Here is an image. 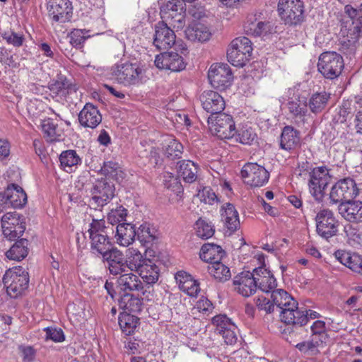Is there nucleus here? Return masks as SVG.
<instances>
[{
    "label": "nucleus",
    "instance_id": "f257e3e1",
    "mask_svg": "<svg viewBox=\"0 0 362 362\" xmlns=\"http://www.w3.org/2000/svg\"><path fill=\"white\" fill-rule=\"evenodd\" d=\"M272 299L274 306L281 309L282 322L299 327L307 324L304 311L299 310L297 301L285 290L279 288L272 291Z\"/></svg>",
    "mask_w": 362,
    "mask_h": 362
},
{
    "label": "nucleus",
    "instance_id": "f03ea898",
    "mask_svg": "<svg viewBox=\"0 0 362 362\" xmlns=\"http://www.w3.org/2000/svg\"><path fill=\"white\" fill-rule=\"evenodd\" d=\"M344 13L349 18L341 23L342 49L346 47L350 53L356 49V43L362 37V4L357 8L346 5Z\"/></svg>",
    "mask_w": 362,
    "mask_h": 362
},
{
    "label": "nucleus",
    "instance_id": "7ed1b4c3",
    "mask_svg": "<svg viewBox=\"0 0 362 362\" xmlns=\"http://www.w3.org/2000/svg\"><path fill=\"white\" fill-rule=\"evenodd\" d=\"M107 229L104 219L93 218L90 223L88 233L90 251L97 257H102L114 247L110 240Z\"/></svg>",
    "mask_w": 362,
    "mask_h": 362
},
{
    "label": "nucleus",
    "instance_id": "20e7f679",
    "mask_svg": "<svg viewBox=\"0 0 362 362\" xmlns=\"http://www.w3.org/2000/svg\"><path fill=\"white\" fill-rule=\"evenodd\" d=\"M146 71L139 62L117 64L113 71L117 81L125 86H136L145 81Z\"/></svg>",
    "mask_w": 362,
    "mask_h": 362
},
{
    "label": "nucleus",
    "instance_id": "39448f33",
    "mask_svg": "<svg viewBox=\"0 0 362 362\" xmlns=\"http://www.w3.org/2000/svg\"><path fill=\"white\" fill-rule=\"evenodd\" d=\"M252 52L251 41L246 37H239L231 42L227 58L232 65L243 67L250 60Z\"/></svg>",
    "mask_w": 362,
    "mask_h": 362
},
{
    "label": "nucleus",
    "instance_id": "423d86ee",
    "mask_svg": "<svg viewBox=\"0 0 362 362\" xmlns=\"http://www.w3.org/2000/svg\"><path fill=\"white\" fill-rule=\"evenodd\" d=\"M3 284L11 298H17L28 287V273L21 267L8 269L3 276Z\"/></svg>",
    "mask_w": 362,
    "mask_h": 362
},
{
    "label": "nucleus",
    "instance_id": "0eeeda50",
    "mask_svg": "<svg viewBox=\"0 0 362 362\" xmlns=\"http://www.w3.org/2000/svg\"><path fill=\"white\" fill-rule=\"evenodd\" d=\"M277 11L286 24L296 25L304 21V4L301 0H279Z\"/></svg>",
    "mask_w": 362,
    "mask_h": 362
},
{
    "label": "nucleus",
    "instance_id": "6e6552de",
    "mask_svg": "<svg viewBox=\"0 0 362 362\" xmlns=\"http://www.w3.org/2000/svg\"><path fill=\"white\" fill-rule=\"evenodd\" d=\"M342 57L335 52L322 53L318 59L317 69L323 76L328 79L338 77L344 68Z\"/></svg>",
    "mask_w": 362,
    "mask_h": 362
},
{
    "label": "nucleus",
    "instance_id": "1a4fd4ad",
    "mask_svg": "<svg viewBox=\"0 0 362 362\" xmlns=\"http://www.w3.org/2000/svg\"><path fill=\"white\" fill-rule=\"evenodd\" d=\"M331 178L326 167L315 168L310 172L308 185L310 193L316 201L322 200L325 190L331 182Z\"/></svg>",
    "mask_w": 362,
    "mask_h": 362
},
{
    "label": "nucleus",
    "instance_id": "9d476101",
    "mask_svg": "<svg viewBox=\"0 0 362 362\" xmlns=\"http://www.w3.org/2000/svg\"><path fill=\"white\" fill-rule=\"evenodd\" d=\"M115 185L106 177L96 180L90 189V205L102 207L110 202L115 196Z\"/></svg>",
    "mask_w": 362,
    "mask_h": 362
},
{
    "label": "nucleus",
    "instance_id": "9b49d317",
    "mask_svg": "<svg viewBox=\"0 0 362 362\" xmlns=\"http://www.w3.org/2000/svg\"><path fill=\"white\" fill-rule=\"evenodd\" d=\"M210 130L221 139H229L237 133L235 124L231 115L221 113L209 117Z\"/></svg>",
    "mask_w": 362,
    "mask_h": 362
},
{
    "label": "nucleus",
    "instance_id": "f8f14e48",
    "mask_svg": "<svg viewBox=\"0 0 362 362\" xmlns=\"http://www.w3.org/2000/svg\"><path fill=\"white\" fill-rule=\"evenodd\" d=\"M358 194L355 181L349 177L339 180L331 189L329 199L332 204L351 202Z\"/></svg>",
    "mask_w": 362,
    "mask_h": 362
},
{
    "label": "nucleus",
    "instance_id": "ddd939ff",
    "mask_svg": "<svg viewBox=\"0 0 362 362\" xmlns=\"http://www.w3.org/2000/svg\"><path fill=\"white\" fill-rule=\"evenodd\" d=\"M315 221L316 231L320 237L328 240L337 235L339 222L331 210L328 209L320 210L316 215Z\"/></svg>",
    "mask_w": 362,
    "mask_h": 362
},
{
    "label": "nucleus",
    "instance_id": "4468645a",
    "mask_svg": "<svg viewBox=\"0 0 362 362\" xmlns=\"http://www.w3.org/2000/svg\"><path fill=\"white\" fill-rule=\"evenodd\" d=\"M3 235L12 241L19 238L25 230V222L16 211L8 212L1 218Z\"/></svg>",
    "mask_w": 362,
    "mask_h": 362
},
{
    "label": "nucleus",
    "instance_id": "2eb2a0df",
    "mask_svg": "<svg viewBox=\"0 0 362 362\" xmlns=\"http://www.w3.org/2000/svg\"><path fill=\"white\" fill-rule=\"evenodd\" d=\"M208 78L214 88L223 90L231 85L233 74L227 64H214L209 70Z\"/></svg>",
    "mask_w": 362,
    "mask_h": 362
},
{
    "label": "nucleus",
    "instance_id": "dca6fc26",
    "mask_svg": "<svg viewBox=\"0 0 362 362\" xmlns=\"http://www.w3.org/2000/svg\"><path fill=\"white\" fill-rule=\"evenodd\" d=\"M241 175L247 185L254 187L263 186L269 178V172L256 163H246L242 168Z\"/></svg>",
    "mask_w": 362,
    "mask_h": 362
},
{
    "label": "nucleus",
    "instance_id": "f3484780",
    "mask_svg": "<svg viewBox=\"0 0 362 362\" xmlns=\"http://www.w3.org/2000/svg\"><path fill=\"white\" fill-rule=\"evenodd\" d=\"M72 6L69 0H49L47 3L48 16L54 23H64L71 20Z\"/></svg>",
    "mask_w": 362,
    "mask_h": 362
},
{
    "label": "nucleus",
    "instance_id": "a211bd4d",
    "mask_svg": "<svg viewBox=\"0 0 362 362\" xmlns=\"http://www.w3.org/2000/svg\"><path fill=\"white\" fill-rule=\"evenodd\" d=\"M101 257L110 274L117 276L126 272L125 257L117 247H113Z\"/></svg>",
    "mask_w": 362,
    "mask_h": 362
},
{
    "label": "nucleus",
    "instance_id": "6ab92c4d",
    "mask_svg": "<svg viewBox=\"0 0 362 362\" xmlns=\"http://www.w3.org/2000/svg\"><path fill=\"white\" fill-rule=\"evenodd\" d=\"M255 272L244 271L234 276L233 286L234 290L244 297L252 296L257 291Z\"/></svg>",
    "mask_w": 362,
    "mask_h": 362
},
{
    "label": "nucleus",
    "instance_id": "aec40b11",
    "mask_svg": "<svg viewBox=\"0 0 362 362\" xmlns=\"http://www.w3.org/2000/svg\"><path fill=\"white\" fill-rule=\"evenodd\" d=\"M212 324L215 326V333L221 335L226 344H233L236 342V327L228 317L222 315H216L212 318Z\"/></svg>",
    "mask_w": 362,
    "mask_h": 362
},
{
    "label": "nucleus",
    "instance_id": "412c9836",
    "mask_svg": "<svg viewBox=\"0 0 362 362\" xmlns=\"http://www.w3.org/2000/svg\"><path fill=\"white\" fill-rule=\"evenodd\" d=\"M155 65L159 69H168L177 72L186 66L184 59L177 52H163L156 57Z\"/></svg>",
    "mask_w": 362,
    "mask_h": 362
},
{
    "label": "nucleus",
    "instance_id": "4be33fe9",
    "mask_svg": "<svg viewBox=\"0 0 362 362\" xmlns=\"http://www.w3.org/2000/svg\"><path fill=\"white\" fill-rule=\"evenodd\" d=\"M174 31L163 21L158 22L155 27L153 45L158 49H168L175 43Z\"/></svg>",
    "mask_w": 362,
    "mask_h": 362
},
{
    "label": "nucleus",
    "instance_id": "5701e85b",
    "mask_svg": "<svg viewBox=\"0 0 362 362\" xmlns=\"http://www.w3.org/2000/svg\"><path fill=\"white\" fill-rule=\"evenodd\" d=\"M199 100L203 109L211 113V117L221 114L225 108V101L217 92L205 90L201 94Z\"/></svg>",
    "mask_w": 362,
    "mask_h": 362
},
{
    "label": "nucleus",
    "instance_id": "b1692460",
    "mask_svg": "<svg viewBox=\"0 0 362 362\" xmlns=\"http://www.w3.org/2000/svg\"><path fill=\"white\" fill-rule=\"evenodd\" d=\"M220 213L226 233H228V235H232L240 226L238 212L233 204L226 203L222 205Z\"/></svg>",
    "mask_w": 362,
    "mask_h": 362
},
{
    "label": "nucleus",
    "instance_id": "393cba45",
    "mask_svg": "<svg viewBox=\"0 0 362 362\" xmlns=\"http://www.w3.org/2000/svg\"><path fill=\"white\" fill-rule=\"evenodd\" d=\"M220 213L226 233H228V235H232L240 226L238 212L233 204L226 203L222 205Z\"/></svg>",
    "mask_w": 362,
    "mask_h": 362
},
{
    "label": "nucleus",
    "instance_id": "a878e982",
    "mask_svg": "<svg viewBox=\"0 0 362 362\" xmlns=\"http://www.w3.org/2000/svg\"><path fill=\"white\" fill-rule=\"evenodd\" d=\"M79 123L84 127L94 129L102 121V115L98 107L86 103L78 114Z\"/></svg>",
    "mask_w": 362,
    "mask_h": 362
},
{
    "label": "nucleus",
    "instance_id": "bb28decb",
    "mask_svg": "<svg viewBox=\"0 0 362 362\" xmlns=\"http://www.w3.org/2000/svg\"><path fill=\"white\" fill-rule=\"evenodd\" d=\"M117 280V288L125 293H130L134 291H143L144 285L140 280L139 276L134 274L132 272H124L119 274Z\"/></svg>",
    "mask_w": 362,
    "mask_h": 362
},
{
    "label": "nucleus",
    "instance_id": "cd10ccee",
    "mask_svg": "<svg viewBox=\"0 0 362 362\" xmlns=\"http://www.w3.org/2000/svg\"><path fill=\"white\" fill-rule=\"evenodd\" d=\"M339 214L349 222H362V202L354 201L339 204Z\"/></svg>",
    "mask_w": 362,
    "mask_h": 362
},
{
    "label": "nucleus",
    "instance_id": "c85d7f7f",
    "mask_svg": "<svg viewBox=\"0 0 362 362\" xmlns=\"http://www.w3.org/2000/svg\"><path fill=\"white\" fill-rule=\"evenodd\" d=\"M257 288L264 293L272 292L277 286L276 280L273 274L264 267L254 269Z\"/></svg>",
    "mask_w": 362,
    "mask_h": 362
},
{
    "label": "nucleus",
    "instance_id": "c756f323",
    "mask_svg": "<svg viewBox=\"0 0 362 362\" xmlns=\"http://www.w3.org/2000/svg\"><path fill=\"white\" fill-rule=\"evenodd\" d=\"M185 33L186 37L192 42H204L209 40L211 36L209 28L201 22H194L189 25Z\"/></svg>",
    "mask_w": 362,
    "mask_h": 362
},
{
    "label": "nucleus",
    "instance_id": "7c9ffc66",
    "mask_svg": "<svg viewBox=\"0 0 362 362\" xmlns=\"http://www.w3.org/2000/svg\"><path fill=\"white\" fill-rule=\"evenodd\" d=\"M300 144V132L291 126H286L281 134V148L286 151H291L298 148Z\"/></svg>",
    "mask_w": 362,
    "mask_h": 362
},
{
    "label": "nucleus",
    "instance_id": "2f4dec72",
    "mask_svg": "<svg viewBox=\"0 0 362 362\" xmlns=\"http://www.w3.org/2000/svg\"><path fill=\"white\" fill-rule=\"evenodd\" d=\"M9 207L21 208L27 202V194L23 188L16 184L9 185L5 190Z\"/></svg>",
    "mask_w": 362,
    "mask_h": 362
},
{
    "label": "nucleus",
    "instance_id": "473e14b6",
    "mask_svg": "<svg viewBox=\"0 0 362 362\" xmlns=\"http://www.w3.org/2000/svg\"><path fill=\"white\" fill-rule=\"evenodd\" d=\"M179 176L187 183H192L197 179L199 165L190 160H182L177 163Z\"/></svg>",
    "mask_w": 362,
    "mask_h": 362
},
{
    "label": "nucleus",
    "instance_id": "72a5a7b5",
    "mask_svg": "<svg viewBox=\"0 0 362 362\" xmlns=\"http://www.w3.org/2000/svg\"><path fill=\"white\" fill-rule=\"evenodd\" d=\"M136 235L134 226L131 223H119L116 228L117 243L122 246L127 247L131 245L134 241Z\"/></svg>",
    "mask_w": 362,
    "mask_h": 362
},
{
    "label": "nucleus",
    "instance_id": "f704fd0d",
    "mask_svg": "<svg viewBox=\"0 0 362 362\" xmlns=\"http://www.w3.org/2000/svg\"><path fill=\"white\" fill-rule=\"evenodd\" d=\"M224 255V251L221 246L206 243L202 245L200 250V258L211 264L219 262Z\"/></svg>",
    "mask_w": 362,
    "mask_h": 362
},
{
    "label": "nucleus",
    "instance_id": "c9c22d12",
    "mask_svg": "<svg viewBox=\"0 0 362 362\" xmlns=\"http://www.w3.org/2000/svg\"><path fill=\"white\" fill-rule=\"evenodd\" d=\"M60 167L66 173H71L81 163V158L75 150H66L59 155Z\"/></svg>",
    "mask_w": 362,
    "mask_h": 362
},
{
    "label": "nucleus",
    "instance_id": "e433bc0d",
    "mask_svg": "<svg viewBox=\"0 0 362 362\" xmlns=\"http://www.w3.org/2000/svg\"><path fill=\"white\" fill-rule=\"evenodd\" d=\"M143 299L131 293H124L119 300V307L125 313H139L142 310Z\"/></svg>",
    "mask_w": 362,
    "mask_h": 362
},
{
    "label": "nucleus",
    "instance_id": "4c0bfd02",
    "mask_svg": "<svg viewBox=\"0 0 362 362\" xmlns=\"http://www.w3.org/2000/svg\"><path fill=\"white\" fill-rule=\"evenodd\" d=\"M136 235L141 245L148 248L158 238V231L149 223H144L139 226Z\"/></svg>",
    "mask_w": 362,
    "mask_h": 362
},
{
    "label": "nucleus",
    "instance_id": "58836bf2",
    "mask_svg": "<svg viewBox=\"0 0 362 362\" xmlns=\"http://www.w3.org/2000/svg\"><path fill=\"white\" fill-rule=\"evenodd\" d=\"M289 112L295 117L303 119L308 112V103L304 97L293 95L287 103Z\"/></svg>",
    "mask_w": 362,
    "mask_h": 362
},
{
    "label": "nucleus",
    "instance_id": "ea45409f",
    "mask_svg": "<svg viewBox=\"0 0 362 362\" xmlns=\"http://www.w3.org/2000/svg\"><path fill=\"white\" fill-rule=\"evenodd\" d=\"M41 128L47 141L52 142L62 139L64 133L63 129L59 127L58 128L57 124L52 119H43L41 123Z\"/></svg>",
    "mask_w": 362,
    "mask_h": 362
},
{
    "label": "nucleus",
    "instance_id": "a19ab883",
    "mask_svg": "<svg viewBox=\"0 0 362 362\" xmlns=\"http://www.w3.org/2000/svg\"><path fill=\"white\" fill-rule=\"evenodd\" d=\"M28 241L27 239L21 238L17 240L11 248L6 252L8 259L14 261H21L28 255Z\"/></svg>",
    "mask_w": 362,
    "mask_h": 362
},
{
    "label": "nucleus",
    "instance_id": "79ce46f5",
    "mask_svg": "<svg viewBox=\"0 0 362 362\" xmlns=\"http://www.w3.org/2000/svg\"><path fill=\"white\" fill-rule=\"evenodd\" d=\"M137 272L139 273V276L147 284H153L158 279V267L153 263L151 259H148V261L141 266Z\"/></svg>",
    "mask_w": 362,
    "mask_h": 362
},
{
    "label": "nucleus",
    "instance_id": "37998d69",
    "mask_svg": "<svg viewBox=\"0 0 362 362\" xmlns=\"http://www.w3.org/2000/svg\"><path fill=\"white\" fill-rule=\"evenodd\" d=\"M126 259V272L128 269L130 272H138L148 259L144 258L142 254L137 250L129 249Z\"/></svg>",
    "mask_w": 362,
    "mask_h": 362
},
{
    "label": "nucleus",
    "instance_id": "c03bdc74",
    "mask_svg": "<svg viewBox=\"0 0 362 362\" xmlns=\"http://www.w3.org/2000/svg\"><path fill=\"white\" fill-rule=\"evenodd\" d=\"M330 94L326 92L316 93L310 97L308 105L310 111L315 114L321 112L326 107Z\"/></svg>",
    "mask_w": 362,
    "mask_h": 362
},
{
    "label": "nucleus",
    "instance_id": "a18cd8bd",
    "mask_svg": "<svg viewBox=\"0 0 362 362\" xmlns=\"http://www.w3.org/2000/svg\"><path fill=\"white\" fill-rule=\"evenodd\" d=\"M182 4L179 0H171L163 3L160 8V17L163 20L173 18L179 10H182Z\"/></svg>",
    "mask_w": 362,
    "mask_h": 362
},
{
    "label": "nucleus",
    "instance_id": "49530a36",
    "mask_svg": "<svg viewBox=\"0 0 362 362\" xmlns=\"http://www.w3.org/2000/svg\"><path fill=\"white\" fill-rule=\"evenodd\" d=\"M139 319L135 315L130 313H122L119 317V325L127 335H129L134 332L139 323Z\"/></svg>",
    "mask_w": 362,
    "mask_h": 362
},
{
    "label": "nucleus",
    "instance_id": "de8ad7c7",
    "mask_svg": "<svg viewBox=\"0 0 362 362\" xmlns=\"http://www.w3.org/2000/svg\"><path fill=\"white\" fill-rule=\"evenodd\" d=\"M100 170L105 175L112 177L118 182L122 181L125 176L120 165L114 161L104 162Z\"/></svg>",
    "mask_w": 362,
    "mask_h": 362
},
{
    "label": "nucleus",
    "instance_id": "09e8293b",
    "mask_svg": "<svg viewBox=\"0 0 362 362\" xmlns=\"http://www.w3.org/2000/svg\"><path fill=\"white\" fill-rule=\"evenodd\" d=\"M273 26L269 21H258L257 23H251L245 27L247 34L254 36L265 35L272 32Z\"/></svg>",
    "mask_w": 362,
    "mask_h": 362
},
{
    "label": "nucleus",
    "instance_id": "8fccbe9b",
    "mask_svg": "<svg viewBox=\"0 0 362 362\" xmlns=\"http://www.w3.org/2000/svg\"><path fill=\"white\" fill-rule=\"evenodd\" d=\"M51 90L59 95H66L76 90V87L65 77H58L57 80L51 85Z\"/></svg>",
    "mask_w": 362,
    "mask_h": 362
},
{
    "label": "nucleus",
    "instance_id": "3c124183",
    "mask_svg": "<svg viewBox=\"0 0 362 362\" xmlns=\"http://www.w3.org/2000/svg\"><path fill=\"white\" fill-rule=\"evenodd\" d=\"M209 272L219 281H226L230 278V272L228 267L221 262L209 266Z\"/></svg>",
    "mask_w": 362,
    "mask_h": 362
},
{
    "label": "nucleus",
    "instance_id": "603ef678",
    "mask_svg": "<svg viewBox=\"0 0 362 362\" xmlns=\"http://www.w3.org/2000/svg\"><path fill=\"white\" fill-rule=\"evenodd\" d=\"M196 234L202 239H208L212 237L215 230L214 226L204 218H199L195 223Z\"/></svg>",
    "mask_w": 362,
    "mask_h": 362
},
{
    "label": "nucleus",
    "instance_id": "864d4df0",
    "mask_svg": "<svg viewBox=\"0 0 362 362\" xmlns=\"http://www.w3.org/2000/svg\"><path fill=\"white\" fill-rule=\"evenodd\" d=\"M234 136H235L236 141L245 145H252L257 139L255 130L247 127H243L239 131H237Z\"/></svg>",
    "mask_w": 362,
    "mask_h": 362
},
{
    "label": "nucleus",
    "instance_id": "5fc2aeb1",
    "mask_svg": "<svg viewBox=\"0 0 362 362\" xmlns=\"http://www.w3.org/2000/svg\"><path fill=\"white\" fill-rule=\"evenodd\" d=\"M182 150L183 146L182 144L176 139H171L167 144L165 150V154L168 158L174 160L181 157Z\"/></svg>",
    "mask_w": 362,
    "mask_h": 362
},
{
    "label": "nucleus",
    "instance_id": "6e6d98bb",
    "mask_svg": "<svg viewBox=\"0 0 362 362\" xmlns=\"http://www.w3.org/2000/svg\"><path fill=\"white\" fill-rule=\"evenodd\" d=\"M296 347L301 353L310 356H315L320 353L319 347H317V346L313 343L310 339L308 341L297 344Z\"/></svg>",
    "mask_w": 362,
    "mask_h": 362
},
{
    "label": "nucleus",
    "instance_id": "4d7b16f0",
    "mask_svg": "<svg viewBox=\"0 0 362 362\" xmlns=\"http://www.w3.org/2000/svg\"><path fill=\"white\" fill-rule=\"evenodd\" d=\"M1 36L9 45H12L14 47L23 45L25 40L23 33H16L13 30L4 32L1 34Z\"/></svg>",
    "mask_w": 362,
    "mask_h": 362
},
{
    "label": "nucleus",
    "instance_id": "13d9d810",
    "mask_svg": "<svg viewBox=\"0 0 362 362\" xmlns=\"http://www.w3.org/2000/svg\"><path fill=\"white\" fill-rule=\"evenodd\" d=\"M127 209L122 206L112 209L107 215V220L112 225L125 221L127 215Z\"/></svg>",
    "mask_w": 362,
    "mask_h": 362
},
{
    "label": "nucleus",
    "instance_id": "bf43d9fd",
    "mask_svg": "<svg viewBox=\"0 0 362 362\" xmlns=\"http://www.w3.org/2000/svg\"><path fill=\"white\" fill-rule=\"evenodd\" d=\"M45 332V339H50L54 342H62L64 341L65 336L61 328L56 327H46L44 329Z\"/></svg>",
    "mask_w": 362,
    "mask_h": 362
},
{
    "label": "nucleus",
    "instance_id": "052dcab7",
    "mask_svg": "<svg viewBox=\"0 0 362 362\" xmlns=\"http://www.w3.org/2000/svg\"><path fill=\"white\" fill-rule=\"evenodd\" d=\"M180 289L192 297L197 296L200 291L199 284L192 278L182 284Z\"/></svg>",
    "mask_w": 362,
    "mask_h": 362
},
{
    "label": "nucleus",
    "instance_id": "680f3d73",
    "mask_svg": "<svg viewBox=\"0 0 362 362\" xmlns=\"http://www.w3.org/2000/svg\"><path fill=\"white\" fill-rule=\"evenodd\" d=\"M201 200L205 204L213 205L218 203L219 199L215 192L209 187H204L201 192Z\"/></svg>",
    "mask_w": 362,
    "mask_h": 362
},
{
    "label": "nucleus",
    "instance_id": "e2e57ef3",
    "mask_svg": "<svg viewBox=\"0 0 362 362\" xmlns=\"http://www.w3.org/2000/svg\"><path fill=\"white\" fill-rule=\"evenodd\" d=\"M362 99H357L354 102V108L356 112L355 117V127L357 132L362 134V105L361 104Z\"/></svg>",
    "mask_w": 362,
    "mask_h": 362
},
{
    "label": "nucleus",
    "instance_id": "0e129e2a",
    "mask_svg": "<svg viewBox=\"0 0 362 362\" xmlns=\"http://www.w3.org/2000/svg\"><path fill=\"white\" fill-rule=\"evenodd\" d=\"M256 306L259 310H264L267 313L274 312V304L272 303L269 299L264 296H259L255 299Z\"/></svg>",
    "mask_w": 362,
    "mask_h": 362
},
{
    "label": "nucleus",
    "instance_id": "69168bd1",
    "mask_svg": "<svg viewBox=\"0 0 362 362\" xmlns=\"http://www.w3.org/2000/svg\"><path fill=\"white\" fill-rule=\"evenodd\" d=\"M86 33L85 30L79 29L72 31L70 36V43L74 47L81 45L86 40Z\"/></svg>",
    "mask_w": 362,
    "mask_h": 362
},
{
    "label": "nucleus",
    "instance_id": "338daca9",
    "mask_svg": "<svg viewBox=\"0 0 362 362\" xmlns=\"http://www.w3.org/2000/svg\"><path fill=\"white\" fill-rule=\"evenodd\" d=\"M348 267L353 272L362 275V257L358 254L354 253Z\"/></svg>",
    "mask_w": 362,
    "mask_h": 362
},
{
    "label": "nucleus",
    "instance_id": "774afa93",
    "mask_svg": "<svg viewBox=\"0 0 362 362\" xmlns=\"http://www.w3.org/2000/svg\"><path fill=\"white\" fill-rule=\"evenodd\" d=\"M336 259L343 265L348 267L349 262L351 260L353 254L344 250H337L334 252Z\"/></svg>",
    "mask_w": 362,
    "mask_h": 362
}]
</instances>
